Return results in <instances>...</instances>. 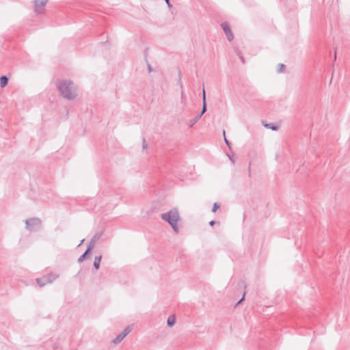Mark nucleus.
Returning a JSON list of instances; mask_svg holds the SVG:
<instances>
[{"label":"nucleus","instance_id":"21","mask_svg":"<svg viewBox=\"0 0 350 350\" xmlns=\"http://www.w3.org/2000/svg\"><path fill=\"white\" fill-rule=\"evenodd\" d=\"M244 294H245V293ZM244 297H245V295H243V297H242V298L241 299V300L237 303V304H239V303H241V302L243 300Z\"/></svg>","mask_w":350,"mask_h":350},{"label":"nucleus","instance_id":"18","mask_svg":"<svg viewBox=\"0 0 350 350\" xmlns=\"http://www.w3.org/2000/svg\"><path fill=\"white\" fill-rule=\"evenodd\" d=\"M147 146H148V145H147V144L146 143V140H145V139L144 138V139H143V148H144V149H146V148H147Z\"/></svg>","mask_w":350,"mask_h":350},{"label":"nucleus","instance_id":"23","mask_svg":"<svg viewBox=\"0 0 350 350\" xmlns=\"http://www.w3.org/2000/svg\"><path fill=\"white\" fill-rule=\"evenodd\" d=\"M148 70H149V72H151V70H152L151 67H150V65H148Z\"/></svg>","mask_w":350,"mask_h":350},{"label":"nucleus","instance_id":"9","mask_svg":"<svg viewBox=\"0 0 350 350\" xmlns=\"http://www.w3.org/2000/svg\"><path fill=\"white\" fill-rule=\"evenodd\" d=\"M91 250V246L90 245L88 248L86 250V251L78 258L79 262H82L86 258L87 255L88 254L89 252Z\"/></svg>","mask_w":350,"mask_h":350},{"label":"nucleus","instance_id":"7","mask_svg":"<svg viewBox=\"0 0 350 350\" xmlns=\"http://www.w3.org/2000/svg\"><path fill=\"white\" fill-rule=\"evenodd\" d=\"M221 27L224 31L228 40L230 42L234 39L233 33L231 31L230 25L227 23H224L221 24Z\"/></svg>","mask_w":350,"mask_h":350},{"label":"nucleus","instance_id":"13","mask_svg":"<svg viewBox=\"0 0 350 350\" xmlns=\"http://www.w3.org/2000/svg\"><path fill=\"white\" fill-rule=\"evenodd\" d=\"M201 118V115H197L194 118L189 120V126L192 127Z\"/></svg>","mask_w":350,"mask_h":350},{"label":"nucleus","instance_id":"22","mask_svg":"<svg viewBox=\"0 0 350 350\" xmlns=\"http://www.w3.org/2000/svg\"><path fill=\"white\" fill-rule=\"evenodd\" d=\"M225 142H226V144H227L228 146H229V142H228V141L226 139V137H225Z\"/></svg>","mask_w":350,"mask_h":350},{"label":"nucleus","instance_id":"2","mask_svg":"<svg viewBox=\"0 0 350 350\" xmlns=\"http://www.w3.org/2000/svg\"><path fill=\"white\" fill-rule=\"evenodd\" d=\"M161 217L172 226L176 233L178 232V222L180 220V215L176 208L172 209L167 213H162Z\"/></svg>","mask_w":350,"mask_h":350},{"label":"nucleus","instance_id":"19","mask_svg":"<svg viewBox=\"0 0 350 350\" xmlns=\"http://www.w3.org/2000/svg\"><path fill=\"white\" fill-rule=\"evenodd\" d=\"M165 1L166 2V3H167V6H168L169 8H171L172 5H171V4H170V0H165Z\"/></svg>","mask_w":350,"mask_h":350},{"label":"nucleus","instance_id":"20","mask_svg":"<svg viewBox=\"0 0 350 350\" xmlns=\"http://www.w3.org/2000/svg\"><path fill=\"white\" fill-rule=\"evenodd\" d=\"M214 224H215V221H211L209 222V225H210V226H213Z\"/></svg>","mask_w":350,"mask_h":350},{"label":"nucleus","instance_id":"6","mask_svg":"<svg viewBox=\"0 0 350 350\" xmlns=\"http://www.w3.org/2000/svg\"><path fill=\"white\" fill-rule=\"evenodd\" d=\"M131 332V327L130 326L126 327L120 334H118L113 340V342L114 344L120 343Z\"/></svg>","mask_w":350,"mask_h":350},{"label":"nucleus","instance_id":"4","mask_svg":"<svg viewBox=\"0 0 350 350\" xmlns=\"http://www.w3.org/2000/svg\"><path fill=\"white\" fill-rule=\"evenodd\" d=\"M57 278V274L50 273L49 275H44L42 278H37L36 282L40 286L42 287L46 284L53 282Z\"/></svg>","mask_w":350,"mask_h":350},{"label":"nucleus","instance_id":"5","mask_svg":"<svg viewBox=\"0 0 350 350\" xmlns=\"http://www.w3.org/2000/svg\"><path fill=\"white\" fill-rule=\"evenodd\" d=\"M47 1V0H34L35 12L38 14L42 13Z\"/></svg>","mask_w":350,"mask_h":350},{"label":"nucleus","instance_id":"14","mask_svg":"<svg viewBox=\"0 0 350 350\" xmlns=\"http://www.w3.org/2000/svg\"><path fill=\"white\" fill-rule=\"evenodd\" d=\"M100 237V234H95L93 238L92 239V241L90 242V246L92 245V246L93 247V245H94V243H95L96 241H98Z\"/></svg>","mask_w":350,"mask_h":350},{"label":"nucleus","instance_id":"11","mask_svg":"<svg viewBox=\"0 0 350 350\" xmlns=\"http://www.w3.org/2000/svg\"><path fill=\"white\" fill-rule=\"evenodd\" d=\"M8 78L6 76H2L0 78V83H1V86L2 88H4L5 86H6L8 84Z\"/></svg>","mask_w":350,"mask_h":350},{"label":"nucleus","instance_id":"16","mask_svg":"<svg viewBox=\"0 0 350 350\" xmlns=\"http://www.w3.org/2000/svg\"><path fill=\"white\" fill-rule=\"evenodd\" d=\"M219 205L217 202L214 203L213 208H212V211L215 212L219 208Z\"/></svg>","mask_w":350,"mask_h":350},{"label":"nucleus","instance_id":"15","mask_svg":"<svg viewBox=\"0 0 350 350\" xmlns=\"http://www.w3.org/2000/svg\"><path fill=\"white\" fill-rule=\"evenodd\" d=\"M265 126L271 129L273 131H276L278 127L276 126L271 125V124H265Z\"/></svg>","mask_w":350,"mask_h":350},{"label":"nucleus","instance_id":"10","mask_svg":"<svg viewBox=\"0 0 350 350\" xmlns=\"http://www.w3.org/2000/svg\"><path fill=\"white\" fill-rule=\"evenodd\" d=\"M101 258V256H96L94 258V266L96 269H99Z\"/></svg>","mask_w":350,"mask_h":350},{"label":"nucleus","instance_id":"1","mask_svg":"<svg viewBox=\"0 0 350 350\" xmlns=\"http://www.w3.org/2000/svg\"><path fill=\"white\" fill-rule=\"evenodd\" d=\"M57 87L61 95L68 100H72L77 96L76 90L73 86V83L70 81H60L57 83Z\"/></svg>","mask_w":350,"mask_h":350},{"label":"nucleus","instance_id":"12","mask_svg":"<svg viewBox=\"0 0 350 350\" xmlns=\"http://www.w3.org/2000/svg\"><path fill=\"white\" fill-rule=\"evenodd\" d=\"M176 322V318L174 315H171L168 317L167 323L169 326H172Z\"/></svg>","mask_w":350,"mask_h":350},{"label":"nucleus","instance_id":"3","mask_svg":"<svg viewBox=\"0 0 350 350\" xmlns=\"http://www.w3.org/2000/svg\"><path fill=\"white\" fill-rule=\"evenodd\" d=\"M26 228L29 231L40 229L42 225V221L37 217H33L25 220Z\"/></svg>","mask_w":350,"mask_h":350},{"label":"nucleus","instance_id":"17","mask_svg":"<svg viewBox=\"0 0 350 350\" xmlns=\"http://www.w3.org/2000/svg\"><path fill=\"white\" fill-rule=\"evenodd\" d=\"M284 68H285V65L284 64H279V70H278L279 72H283Z\"/></svg>","mask_w":350,"mask_h":350},{"label":"nucleus","instance_id":"24","mask_svg":"<svg viewBox=\"0 0 350 350\" xmlns=\"http://www.w3.org/2000/svg\"><path fill=\"white\" fill-rule=\"evenodd\" d=\"M241 59L242 62H244L243 58L242 57H241Z\"/></svg>","mask_w":350,"mask_h":350},{"label":"nucleus","instance_id":"8","mask_svg":"<svg viewBox=\"0 0 350 350\" xmlns=\"http://www.w3.org/2000/svg\"><path fill=\"white\" fill-rule=\"evenodd\" d=\"M202 99H203V107L201 113L199 115H201V116L205 113L206 111V96H205V90L203 89L202 92Z\"/></svg>","mask_w":350,"mask_h":350}]
</instances>
